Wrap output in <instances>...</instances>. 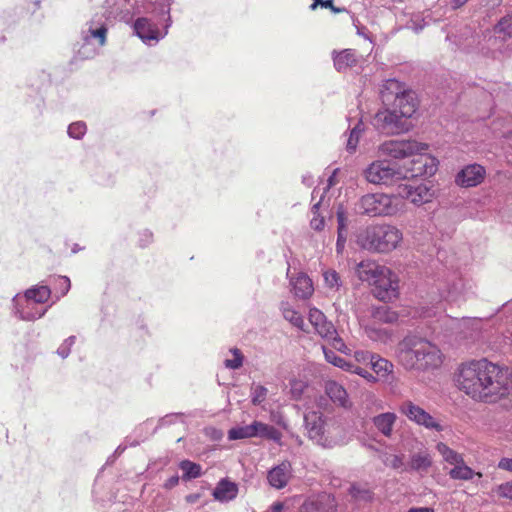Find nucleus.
<instances>
[{
  "label": "nucleus",
  "instance_id": "2eb2a0df",
  "mask_svg": "<svg viewBox=\"0 0 512 512\" xmlns=\"http://www.w3.org/2000/svg\"><path fill=\"white\" fill-rule=\"evenodd\" d=\"M145 0H115L110 13L124 22H130L133 17L144 11Z\"/></svg>",
  "mask_w": 512,
  "mask_h": 512
},
{
  "label": "nucleus",
  "instance_id": "9b49d317",
  "mask_svg": "<svg viewBox=\"0 0 512 512\" xmlns=\"http://www.w3.org/2000/svg\"><path fill=\"white\" fill-rule=\"evenodd\" d=\"M399 411L410 421L428 430L437 432L444 430L443 425L435 417L410 400L403 401L399 406Z\"/></svg>",
  "mask_w": 512,
  "mask_h": 512
},
{
  "label": "nucleus",
  "instance_id": "603ef678",
  "mask_svg": "<svg viewBox=\"0 0 512 512\" xmlns=\"http://www.w3.org/2000/svg\"><path fill=\"white\" fill-rule=\"evenodd\" d=\"M495 33L503 34L504 36H512V15L502 18L495 26Z\"/></svg>",
  "mask_w": 512,
  "mask_h": 512
},
{
  "label": "nucleus",
  "instance_id": "6ab92c4d",
  "mask_svg": "<svg viewBox=\"0 0 512 512\" xmlns=\"http://www.w3.org/2000/svg\"><path fill=\"white\" fill-rule=\"evenodd\" d=\"M174 0H145L144 11L156 19L167 24V18L171 17V6Z\"/></svg>",
  "mask_w": 512,
  "mask_h": 512
},
{
  "label": "nucleus",
  "instance_id": "49530a36",
  "mask_svg": "<svg viewBox=\"0 0 512 512\" xmlns=\"http://www.w3.org/2000/svg\"><path fill=\"white\" fill-rule=\"evenodd\" d=\"M307 387V383L298 378H292L289 380V393L293 400H300L304 390Z\"/></svg>",
  "mask_w": 512,
  "mask_h": 512
},
{
  "label": "nucleus",
  "instance_id": "c03bdc74",
  "mask_svg": "<svg viewBox=\"0 0 512 512\" xmlns=\"http://www.w3.org/2000/svg\"><path fill=\"white\" fill-rule=\"evenodd\" d=\"M232 358H226L224 360V366L230 370H237L242 367L244 356L238 348H232L229 350Z\"/></svg>",
  "mask_w": 512,
  "mask_h": 512
},
{
  "label": "nucleus",
  "instance_id": "6e6d98bb",
  "mask_svg": "<svg viewBox=\"0 0 512 512\" xmlns=\"http://www.w3.org/2000/svg\"><path fill=\"white\" fill-rule=\"evenodd\" d=\"M327 320L326 316L317 308H311L309 310V322L314 327H318Z\"/></svg>",
  "mask_w": 512,
  "mask_h": 512
},
{
  "label": "nucleus",
  "instance_id": "37998d69",
  "mask_svg": "<svg viewBox=\"0 0 512 512\" xmlns=\"http://www.w3.org/2000/svg\"><path fill=\"white\" fill-rule=\"evenodd\" d=\"M322 202L323 196L320 195V199L316 203H314L311 208V213L313 214V217L310 220V227L315 231H321L325 226L324 217L320 216L318 213L319 207Z\"/></svg>",
  "mask_w": 512,
  "mask_h": 512
},
{
  "label": "nucleus",
  "instance_id": "69168bd1",
  "mask_svg": "<svg viewBox=\"0 0 512 512\" xmlns=\"http://www.w3.org/2000/svg\"><path fill=\"white\" fill-rule=\"evenodd\" d=\"M498 468L512 472V458H502L498 462Z\"/></svg>",
  "mask_w": 512,
  "mask_h": 512
},
{
  "label": "nucleus",
  "instance_id": "3c124183",
  "mask_svg": "<svg viewBox=\"0 0 512 512\" xmlns=\"http://www.w3.org/2000/svg\"><path fill=\"white\" fill-rule=\"evenodd\" d=\"M87 127L86 124L82 121L73 122L68 126L67 133L69 137L73 139H82L86 134Z\"/></svg>",
  "mask_w": 512,
  "mask_h": 512
},
{
  "label": "nucleus",
  "instance_id": "0e129e2a",
  "mask_svg": "<svg viewBox=\"0 0 512 512\" xmlns=\"http://www.w3.org/2000/svg\"><path fill=\"white\" fill-rule=\"evenodd\" d=\"M153 241V233L149 230H143L139 234V244L141 247L148 246Z\"/></svg>",
  "mask_w": 512,
  "mask_h": 512
},
{
  "label": "nucleus",
  "instance_id": "9d476101",
  "mask_svg": "<svg viewBox=\"0 0 512 512\" xmlns=\"http://www.w3.org/2000/svg\"><path fill=\"white\" fill-rule=\"evenodd\" d=\"M372 124L376 130L385 135H396L408 130L407 120L392 107L379 110Z\"/></svg>",
  "mask_w": 512,
  "mask_h": 512
},
{
  "label": "nucleus",
  "instance_id": "680f3d73",
  "mask_svg": "<svg viewBox=\"0 0 512 512\" xmlns=\"http://www.w3.org/2000/svg\"><path fill=\"white\" fill-rule=\"evenodd\" d=\"M354 357H355L356 361H358V362H363V363L369 362V363H371V360L375 359L376 355L372 354V353H370L368 351L359 350V351L355 352Z\"/></svg>",
  "mask_w": 512,
  "mask_h": 512
},
{
  "label": "nucleus",
  "instance_id": "f3484780",
  "mask_svg": "<svg viewBox=\"0 0 512 512\" xmlns=\"http://www.w3.org/2000/svg\"><path fill=\"white\" fill-rule=\"evenodd\" d=\"M391 107L404 118L408 119L416 112L417 104L414 93L410 91H397Z\"/></svg>",
  "mask_w": 512,
  "mask_h": 512
},
{
  "label": "nucleus",
  "instance_id": "a878e982",
  "mask_svg": "<svg viewBox=\"0 0 512 512\" xmlns=\"http://www.w3.org/2000/svg\"><path fill=\"white\" fill-rule=\"evenodd\" d=\"M435 231V227L430 218L415 219L413 224L410 225V233L419 241H427L431 238Z\"/></svg>",
  "mask_w": 512,
  "mask_h": 512
},
{
  "label": "nucleus",
  "instance_id": "6e6552de",
  "mask_svg": "<svg viewBox=\"0 0 512 512\" xmlns=\"http://www.w3.org/2000/svg\"><path fill=\"white\" fill-rule=\"evenodd\" d=\"M365 180L374 185L391 186L406 177L402 169L388 160H375L364 170Z\"/></svg>",
  "mask_w": 512,
  "mask_h": 512
},
{
  "label": "nucleus",
  "instance_id": "338daca9",
  "mask_svg": "<svg viewBox=\"0 0 512 512\" xmlns=\"http://www.w3.org/2000/svg\"><path fill=\"white\" fill-rule=\"evenodd\" d=\"M179 483V476L178 475H173L171 477H169L165 483L163 484V487L165 489H172L174 488L175 486H177Z\"/></svg>",
  "mask_w": 512,
  "mask_h": 512
},
{
  "label": "nucleus",
  "instance_id": "e433bc0d",
  "mask_svg": "<svg viewBox=\"0 0 512 512\" xmlns=\"http://www.w3.org/2000/svg\"><path fill=\"white\" fill-rule=\"evenodd\" d=\"M255 421L248 425L236 426L228 431L229 440H241L255 437Z\"/></svg>",
  "mask_w": 512,
  "mask_h": 512
},
{
  "label": "nucleus",
  "instance_id": "a18cd8bd",
  "mask_svg": "<svg viewBox=\"0 0 512 512\" xmlns=\"http://www.w3.org/2000/svg\"><path fill=\"white\" fill-rule=\"evenodd\" d=\"M267 395H268V389L265 386L260 385V384L252 385L250 396H251V402L253 405H255V406L262 405L266 401Z\"/></svg>",
  "mask_w": 512,
  "mask_h": 512
},
{
  "label": "nucleus",
  "instance_id": "cd10ccee",
  "mask_svg": "<svg viewBox=\"0 0 512 512\" xmlns=\"http://www.w3.org/2000/svg\"><path fill=\"white\" fill-rule=\"evenodd\" d=\"M397 416L392 412H385L373 417V424L375 428L385 437H390L393 432V427L396 422Z\"/></svg>",
  "mask_w": 512,
  "mask_h": 512
},
{
  "label": "nucleus",
  "instance_id": "393cba45",
  "mask_svg": "<svg viewBox=\"0 0 512 512\" xmlns=\"http://www.w3.org/2000/svg\"><path fill=\"white\" fill-rule=\"evenodd\" d=\"M433 464V459L428 451L413 453L407 466V471H414L421 475L428 473Z\"/></svg>",
  "mask_w": 512,
  "mask_h": 512
},
{
  "label": "nucleus",
  "instance_id": "09e8293b",
  "mask_svg": "<svg viewBox=\"0 0 512 512\" xmlns=\"http://www.w3.org/2000/svg\"><path fill=\"white\" fill-rule=\"evenodd\" d=\"M323 278L325 285L332 290H338L341 286V280L339 274L332 269L323 272Z\"/></svg>",
  "mask_w": 512,
  "mask_h": 512
},
{
  "label": "nucleus",
  "instance_id": "a211bd4d",
  "mask_svg": "<svg viewBox=\"0 0 512 512\" xmlns=\"http://www.w3.org/2000/svg\"><path fill=\"white\" fill-rule=\"evenodd\" d=\"M485 169L478 164L467 165L456 176V183L461 187H474L482 182Z\"/></svg>",
  "mask_w": 512,
  "mask_h": 512
},
{
  "label": "nucleus",
  "instance_id": "5fc2aeb1",
  "mask_svg": "<svg viewBox=\"0 0 512 512\" xmlns=\"http://www.w3.org/2000/svg\"><path fill=\"white\" fill-rule=\"evenodd\" d=\"M76 337L75 336H69L66 338L63 343L58 347L57 354L65 359L69 356L71 352L72 346L75 344Z\"/></svg>",
  "mask_w": 512,
  "mask_h": 512
},
{
  "label": "nucleus",
  "instance_id": "58836bf2",
  "mask_svg": "<svg viewBox=\"0 0 512 512\" xmlns=\"http://www.w3.org/2000/svg\"><path fill=\"white\" fill-rule=\"evenodd\" d=\"M364 131L363 123L360 120L350 131L349 137L346 143V150L352 154L356 151L359 139Z\"/></svg>",
  "mask_w": 512,
  "mask_h": 512
},
{
  "label": "nucleus",
  "instance_id": "aec40b11",
  "mask_svg": "<svg viewBox=\"0 0 512 512\" xmlns=\"http://www.w3.org/2000/svg\"><path fill=\"white\" fill-rule=\"evenodd\" d=\"M317 334L331 343L336 350L348 354L350 350L345 345L344 341L338 336V333L332 322L326 320L323 324L315 328Z\"/></svg>",
  "mask_w": 512,
  "mask_h": 512
},
{
  "label": "nucleus",
  "instance_id": "bb28decb",
  "mask_svg": "<svg viewBox=\"0 0 512 512\" xmlns=\"http://www.w3.org/2000/svg\"><path fill=\"white\" fill-rule=\"evenodd\" d=\"M238 486L231 481L221 480L213 491V497L220 502H229L236 498Z\"/></svg>",
  "mask_w": 512,
  "mask_h": 512
},
{
  "label": "nucleus",
  "instance_id": "72a5a7b5",
  "mask_svg": "<svg viewBox=\"0 0 512 512\" xmlns=\"http://www.w3.org/2000/svg\"><path fill=\"white\" fill-rule=\"evenodd\" d=\"M365 333L367 337L374 341L387 344L391 340L392 333L386 328L377 326L376 323H372L365 327Z\"/></svg>",
  "mask_w": 512,
  "mask_h": 512
},
{
  "label": "nucleus",
  "instance_id": "1a4fd4ad",
  "mask_svg": "<svg viewBox=\"0 0 512 512\" xmlns=\"http://www.w3.org/2000/svg\"><path fill=\"white\" fill-rule=\"evenodd\" d=\"M172 23V19L169 18L167 24H164L154 17L143 16L134 21L133 30L145 45L155 46L167 36Z\"/></svg>",
  "mask_w": 512,
  "mask_h": 512
},
{
  "label": "nucleus",
  "instance_id": "c85d7f7f",
  "mask_svg": "<svg viewBox=\"0 0 512 512\" xmlns=\"http://www.w3.org/2000/svg\"><path fill=\"white\" fill-rule=\"evenodd\" d=\"M448 475L452 480L469 481L475 476L482 477L481 472H475L471 467L466 465L464 459L459 464L454 465L449 471Z\"/></svg>",
  "mask_w": 512,
  "mask_h": 512
},
{
  "label": "nucleus",
  "instance_id": "473e14b6",
  "mask_svg": "<svg viewBox=\"0 0 512 512\" xmlns=\"http://www.w3.org/2000/svg\"><path fill=\"white\" fill-rule=\"evenodd\" d=\"M256 431L255 437H260L268 440H272L276 443H280L282 434L274 426L263 423L261 421H255Z\"/></svg>",
  "mask_w": 512,
  "mask_h": 512
},
{
  "label": "nucleus",
  "instance_id": "13d9d810",
  "mask_svg": "<svg viewBox=\"0 0 512 512\" xmlns=\"http://www.w3.org/2000/svg\"><path fill=\"white\" fill-rule=\"evenodd\" d=\"M447 321L450 322V325L453 329L468 328L470 326V324H472L474 322V320H472L470 318L458 319V318H449V317H447Z\"/></svg>",
  "mask_w": 512,
  "mask_h": 512
},
{
  "label": "nucleus",
  "instance_id": "4468645a",
  "mask_svg": "<svg viewBox=\"0 0 512 512\" xmlns=\"http://www.w3.org/2000/svg\"><path fill=\"white\" fill-rule=\"evenodd\" d=\"M15 314L24 321H35L45 315L48 308H40L34 302L24 300V297L17 294L12 300Z\"/></svg>",
  "mask_w": 512,
  "mask_h": 512
},
{
  "label": "nucleus",
  "instance_id": "39448f33",
  "mask_svg": "<svg viewBox=\"0 0 512 512\" xmlns=\"http://www.w3.org/2000/svg\"><path fill=\"white\" fill-rule=\"evenodd\" d=\"M402 240V231L390 224L369 226L358 236V244L363 249L379 253L395 250Z\"/></svg>",
  "mask_w": 512,
  "mask_h": 512
},
{
  "label": "nucleus",
  "instance_id": "dca6fc26",
  "mask_svg": "<svg viewBox=\"0 0 512 512\" xmlns=\"http://www.w3.org/2000/svg\"><path fill=\"white\" fill-rule=\"evenodd\" d=\"M336 501L333 496L322 493L309 497L301 506L300 512H335Z\"/></svg>",
  "mask_w": 512,
  "mask_h": 512
},
{
  "label": "nucleus",
  "instance_id": "c756f323",
  "mask_svg": "<svg viewBox=\"0 0 512 512\" xmlns=\"http://www.w3.org/2000/svg\"><path fill=\"white\" fill-rule=\"evenodd\" d=\"M24 300L34 302V304H44L51 296V290L46 285L34 286L25 291Z\"/></svg>",
  "mask_w": 512,
  "mask_h": 512
},
{
  "label": "nucleus",
  "instance_id": "2f4dec72",
  "mask_svg": "<svg viewBox=\"0 0 512 512\" xmlns=\"http://www.w3.org/2000/svg\"><path fill=\"white\" fill-rule=\"evenodd\" d=\"M280 309L285 320L289 321L296 328L306 331V325L302 315L295 310L292 305L288 302H282Z\"/></svg>",
  "mask_w": 512,
  "mask_h": 512
},
{
  "label": "nucleus",
  "instance_id": "ea45409f",
  "mask_svg": "<svg viewBox=\"0 0 512 512\" xmlns=\"http://www.w3.org/2000/svg\"><path fill=\"white\" fill-rule=\"evenodd\" d=\"M323 353L327 362L339 367L345 371H349L353 368V363L335 354L334 351L323 347Z\"/></svg>",
  "mask_w": 512,
  "mask_h": 512
},
{
  "label": "nucleus",
  "instance_id": "a19ab883",
  "mask_svg": "<svg viewBox=\"0 0 512 512\" xmlns=\"http://www.w3.org/2000/svg\"><path fill=\"white\" fill-rule=\"evenodd\" d=\"M381 459L384 465L387 467L395 470L407 471V467L404 464V455L384 453L381 456Z\"/></svg>",
  "mask_w": 512,
  "mask_h": 512
},
{
  "label": "nucleus",
  "instance_id": "f03ea898",
  "mask_svg": "<svg viewBox=\"0 0 512 512\" xmlns=\"http://www.w3.org/2000/svg\"><path fill=\"white\" fill-rule=\"evenodd\" d=\"M396 354L406 369H435L442 364L440 349L430 341L415 335L407 336L400 341Z\"/></svg>",
  "mask_w": 512,
  "mask_h": 512
},
{
  "label": "nucleus",
  "instance_id": "7c9ffc66",
  "mask_svg": "<svg viewBox=\"0 0 512 512\" xmlns=\"http://www.w3.org/2000/svg\"><path fill=\"white\" fill-rule=\"evenodd\" d=\"M333 61L334 67L339 72L353 67L357 62L355 52L351 49H345L339 53H335Z\"/></svg>",
  "mask_w": 512,
  "mask_h": 512
},
{
  "label": "nucleus",
  "instance_id": "ddd939ff",
  "mask_svg": "<svg viewBox=\"0 0 512 512\" xmlns=\"http://www.w3.org/2000/svg\"><path fill=\"white\" fill-rule=\"evenodd\" d=\"M398 197L403 201L404 199L410 200L415 205H422L430 202L434 197V190L426 183L416 186L405 184L398 187Z\"/></svg>",
  "mask_w": 512,
  "mask_h": 512
},
{
  "label": "nucleus",
  "instance_id": "4d7b16f0",
  "mask_svg": "<svg viewBox=\"0 0 512 512\" xmlns=\"http://www.w3.org/2000/svg\"><path fill=\"white\" fill-rule=\"evenodd\" d=\"M399 82L396 80H388L385 85V91L382 92V100L384 104H388L391 100L392 93L389 90L399 89Z\"/></svg>",
  "mask_w": 512,
  "mask_h": 512
},
{
  "label": "nucleus",
  "instance_id": "f257e3e1",
  "mask_svg": "<svg viewBox=\"0 0 512 512\" xmlns=\"http://www.w3.org/2000/svg\"><path fill=\"white\" fill-rule=\"evenodd\" d=\"M455 382L466 395L484 402H495L512 389L508 370L486 359L462 363L455 375Z\"/></svg>",
  "mask_w": 512,
  "mask_h": 512
},
{
  "label": "nucleus",
  "instance_id": "5701e85b",
  "mask_svg": "<svg viewBox=\"0 0 512 512\" xmlns=\"http://www.w3.org/2000/svg\"><path fill=\"white\" fill-rule=\"evenodd\" d=\"M290 285L294 295L301 299L309 298L314 290L311 279L302 272L290 276Z\"/></svg>",
  "mask_w": 512,
  "mask_h": 512
},
{
  "label": "nucleus",
  "instance_id": "0eeeda50",
  "mask_svg": "<svg viewBox=\"0 0 512 512\" xmlns=\"http://www.w3.org/2000/svg\"><path fill=\"white\" fill-rule=\"evenodd\" d=\"M107 31V20L104 14H94L81 28L80 36L83 44L80 53L85 57L94 55L97 49L105 45Z\"/></svg>",
  "mask_w": 512,
  "mask_h": 512
},
{
  "label": "nucleus",
  "instance_id": "de8ad7c7",
  "mask_svg": "<svg viewBox=\"0 0 512 512\" xmlns=\"http://www.w3.org/2000/svg\"><path fill=\"white\" fill-rule=\"evenodd\" d=\"M349 492H350V495L355 500H358V501L367 502L372 499V492L368 488L362 487L361 485H358V484L351 485Z\"/></svg>",
  "mask_w": 512,
  "mask_h": 512
},
{
  "label": "nucleus",
  "instance_id": "b1692460",
  "mask_svg": "<svg viewBox=\"0 0 512 512\" xmlns=\"http://www.w3.org/2000/svg\"><path fill=\"white\" fill-rule=\"evenodd\" d=\"M325 392L331 401L343 408L350 407L351 403L348 398L346 389L334 380H329L325 383Z\"/></svg>",
  "mask_w": 512,
  "mask_h": 512
},
{
  "label": "nucleus",
  "instance_id": "20e7f679",
  "mask_svg": "<svg viewBox=\"0 0 512 512\" xmlns=\"http://www.w3.org/2000/svg\"><path fill=\"white\" fill-rule=\"evenodd\" d=\"M304 424L309 438L325 448L336 445L343 431L339 417L324 415L319 411L306 413Z\"/></svg>",
  "mask_w": 512,
  "mask_h": 512
},
{
  "label": "nucleus",
  "instance_id": "052dcab7",
  "mask_svg": "<svg viewBox=\"0 0 512 512\" xmlns=\"http://www.w3.org/2000/svg\"><path fill=\"white\" fill-rule=\"evenodd\" d=\"M349 372L360 375L361 377L367 379L370 382H374L376 380L375 377L370 372L359 367L358 365H356L354 363H353V368L350 369Z\"/></svg>",
  "mask_w": 512,
  "mask_h": 512
},
{
  "label": "nucleus",
  "instance_id": "f704fd0d",
  "mask_svg": "<svg viewBox=\"0 0 512 512\" xmlns=\"http://www.w3.org/2000/svg\"><path fill=\"white\" fill-rule=\"evenodd\" d=\"M435 448H436V451L442 457L443 461L449 465L454 466L456 464H459V462H461L464 459L462 454L453 450L444 442H438L436 444Z\"/></svg>",
  "mask_w": 512,
  "mask_h": 512
},
{
  "label": "nucleus",
  "instance_id": "e2e57ef3",
  "mask_svg": "<svg viewBox=\"0 0 512 512\" xmlns=\"http://www.w3.org/2000/svg\"><path fill=\"white\" fill-rule=\"evenodd\" d=\"M347 236L348 233L337 232L336 252L339 255L342 254L345 249Z\"/></svg>",
  "mask_w": 512,
  "mask_h": 512
},
{
  "label": "nucleus",
  "instance_id": "4be33fe9",
  "mask_svg": "<svg viewBox=\"0 0 512 512\" xmlns=\"http://www.w3.org/2000/svg\"><path fill=\"white\" fill-rule=\"evenodd\" d=\"M384 268L371 260L361 261L356 267V274L361 281L373 286Z\"/></svg>",
  "mask_w": 512,
  "mask_h": 512
},
{
  "label": "nucleus",
  "instance_id": "412c9836",
  "mask_svg": "<svg viewBox=\"0 0 512 512\" xmlns=\"http://www.w3.org/2000/svg\"><path fill=\"white\" fill-rule=\"evenodd\" d=\"M291 477V464L287 461L272 468L267 475L269 484L276 488H284Z\"/></svg>",
  "mask_w": 512,
  "mask_h": 512
},
{
  "label": "nucleus",
  "instance_id": "bf43d9fd",
  "mask_svg": "<svg viewBox=\"0 0 512 512\" xmlns=\"http://www.w3.org/2000/svg\"><path fill=\"white\" fill-rule=\"evenodd\" d=\"M495 491L500 497L512 500V481L498 485Z\"/></svg>",
  "mask_w": 512,
  "mask_h": 512
},
{
  "label": "nucleus",
  "instance_id": "423d86ee",
  "mask_svg": "<svg viewBox=\"0 0 512 512\" xmlns=\"http://www.w3.org/2000/svg\"><path fill=\"white\" fill-rule=\"evenodd\" d=\"M358 210L370 217H391L405 210V202L397 195L369 193L360 198Z\"/></svg>",
  "mask_w": 512,
  "mask_h": 512
},
{
  "label": "nucleus",
  "instance_id": "774afa93",
  "mask_svg": "<svg viewBox=\"0 0 512 512\" xmlns=\"http://www.w3.org/2000/svg\"><path fill=\"white\" fill-rule=\"evenodd\" d=\"M338 169H335L332 174L329 176L327 180L326 187L323 188V193L321 194L324 197V193L326 190H328L330 187L334 186L337 183L336 176H337Z\"/></svg>",
  "mask_w": 512,
  "mask_h": 512
},
{
  "label": "nucleus",
  "instance_id": "8fccbe9b",
  "mask_svg": "<svg viewBox=\"0 0 512 512\" xmlns=\"http://www.w3.org/2000/svg\"><path fill=\"white\" fill-rule=\"evenodd\" d=\"M52 283L55 289L60 292V295L57 297L58 299L65 296L71 288V282L67 276H54Z\"/></svg>",
  "mask_w": 512,
  "mask_h": 512
},
{
  "label": "nucleus",
  "instance_id": "864d4df0",
  "mask_svg": "<svg viewBox=\"0 0 512 512\" xmlns=\"http://www.w3.org/2000/svg\"><path fill=\"white\" fill-rule=\"evenodd\" d=\"M337 216V232L348 233V216L342 206H339L336 212Z\"/></svg>",
  "mask_w": 512,
  "mask_h": 512
},
{
  "label": "nucleus",
  "instance_id": "79ce46f5",
  "mask_svg": "<svg viewBox=\"0 0 512 512\" xmlns=\"http://www.w3.org/2000/svg\"><path fill=\"white\" fill-rule=\"evenodd\" d=\"M373 371L379 375V376H386L387 374L391 373L393 370V364L389 362L388 360L381 358L380 356L376 355V358L371 360L370 363Z\"/></svg>",
  "mask_w": 512,
  "mask_h": 512
},
{
  "label": "nucleus",
  "instance_id": "c9c22d12",
  "mask_svg": "<svg viewBox=\"0 0 512 512\" xmlns=\"http://www.w3.org/2000/svg\"><path fill=\"white\" fill-rule=\"evenodd\" d=\"M372 317L374 323H395L398 320V314L386 305L376 307L373 310Z\"/></svg>",
  "mask_w": 512,
  "mask_h": 512
},
{
  "label": "nucleus",
  "instance_id": "4c0bfd02",
  "mask_svg": "<svg viewBox=\"0 0 512 512\" xmlns=\"http://www.w3.org/2000/svg\"><path fill=\"white\" fill-rule=\"evenodd\" d=\"M179 468L183 472L184 480H191L201 476L202 468L199 464L189 460H183L179 463Z\"/></svg>",
  "mask_w": 512,
  "mask_h": 512
},
{
  "label": "nucleus",
  "instance_id": "f8f14e48",
  "mask_svg": "<svg viewBox=\"0 0 512 512\" xmlns=\"http://www.w3.org/2000/svg\"><path fill=\"white\" fill-rule=\"evenodd\" d=\"M373 286L375 296L382 301H390L397 297L398 278L387 267L382 270Z\"/></svg>",
  "mask_w": 512,
  "mask_h": 512
},
{
  "label": "nucleus",
  "instance_id": "7ed1b4c3",
  "mask_svg": "<svg viewBox=\"0 0 512 512\" xmlns=\"http://www.w3.org/2000/svg\"><path fill=\"white\" fill-rule=\"evenodd\" d=\"M428 145L415 140H388L378 146L379 154L394 159H404L406 157L418 154L413 159V175L432 176L437 171V161L435 158L424 154Z\"/></svg>",
  "mask_w": 512,
  "mask_h": 512
}]
</instances>
